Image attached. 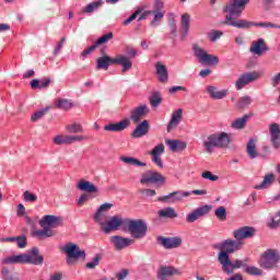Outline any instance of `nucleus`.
Instances as JSON below:
<instances>
[{
	"mask_svg": "<svg viewBox=\"0 0 280 280\" xmlns=\"http://www.w3.org/2000/svg\"><path fill=\"white\" fill-rule=\"evenodd\" d=\"M112 208V203H103L94 214V221L96 224H100L101 231L106 235H108V233H113V231H118L119 226L124 224V220L118 215L113 217L108 222H104V219L106 218L104 211H108Z\"/></svg>",
	"mask_w": 280,
	"mask_h": 280,
	"instance_id": "f257e3e1",
	"label": "nucleus"
},
{
	"mask_svg": "<svg viewBox=\"0 0 280 280\" xmlns=\"http://www.w3.org/2000/svg\"><path fill=\"white\" fill-rule=\"evenodd\" d=\"M2 264H31L32 266H43V264H45V257L40 255V249H38V247H32L27 254H20L4 258Z\"/></svg>",
	"mask_w": 280,
	"mask_h": 280,
	"instance_id": "f03ea898",
	"label": "nucleus"
},
{
	"mask_svg": "<svg viewBox=\"0 0 280 280\" xmlns=\"http://www.w3.org/2000/svg\"><path fill=\"white\" fill-rule=\"evenodd\" d=\"M113 65H120L122 67V73H126V71H130V69H132V61H130V59L124 55H118L115 58L104 55L96 59L97 71L102 69L103 71H108V67Z\"/></svg>",
	"mask_w": 280,
	"mask_h": 280,
	"instance_id": "7ed1b4c3",
	"label": "nucleus"
},
{
	"mask_svg": "<svg viewBox=\"0 0 280 280\" xmlns=\"http://www.w3.org/2000/svg\"><path fill=\"white\" fill-rule=\"evenodd\" d=\"M242 246H244V242H240L236 240H224L221 243L217 244L214 248L220 250L218 254L219 264H228L231 257L229 255H233V253H237V250H242Z\"/></svg>",
	"mask_w": 280,
	"mask_h": 280,
	"instance_id": "20e7f679",
	"label": "nucleus"
},
{
	"mask_svg": "<svg viewBox=\"0 0 280 280\" xmlns=\"http://www.w3.org/2000/svg\"><path fill=\"white\" fill-rule=\"evenodd\" d=\"M231 133L224 131L210 135L203 142V148L208 154L213 153L215 148L226 149L231 145Z\"/></svg>",
	"mask_w": 280,
	"mask_h": 280,
	"instance_id": "39448f33",
	"label": "nucleus"
},
{
	"mask_svg": "<svg viewBox=\"0 0 280 280\" xmlns=\"http://www.w3.org/2000/svg\"><path fill=\"white\" fill-rule=\"evenodd\" d=\"M279 250L268 248L260 255L258 265L262 268V270H275L276 268H279Z\"/></svg>",
	"mask_w": 280,
	"mask_h": 280,
	"instance_id": "423d86ee",
	"label": "nucleus"
},
{
	"mask_svg": "<svg viewBox=\"0 0 280 280\" xmlns=\"http://www.w3.org/2000/svg\"><path fill=\"white\" fill-rule=\"evenodd\" d=\"M125 222L128 226V232L133 240H143V237L148 235V223H145V221L142 219H126Z\"/></svg>",
	"mask_w": 280,
	"mask_h": 280,
	"instance_id": "0eeeda50",
	"label": "nucleus"
},
{
	"mask_svg": "<svg viewBox=\"0 0 280 280\" xmlns=\"http://www.w3.org/2000/svg\"><path fill=\"white\" fill-rule=\"evenodd\" d=\"M192 51L200 65L208 67H215V65H220L219 56L210 55L209 52H207V50H205V48H201L198 45H195L192 47Z\"/></svg>",
	"mask_w": 280,
	"mask_h": 280,
	"instance_id": "6e6552de",
	"label": "nucleus"
},
{
	"mask_svg": "<svg viewBox=\"0 0 280 280\" xmlns=\"http://www.w3.org/2000/svg\"><path fill=\"white\" fill-rule=\"evenodd\" d=\"M165 176L163 174L149 170L141 175V185H155V187H163L165 185Z\"/></svg>",
	"mask_w": 280,
	"mask_h": 280,
	"instance_id": "1a4fd4ad",
	"label": "nucleus"
},
{
	"mask_svg": "<svg viewBox=\"0 0 280 280\" xmlns=\"http://www.w3.org/2000/svg\"><path fill=\"white\" fill-rule=\"evenodd\" d=\"M62 253L67 255V264L71 266L74 259H86V252L81 250L77 244L68 243L61 248Z\"/></svg>",
	"mask_w": 280,
	"mask_h": 280,
	"instance_id": "9d476101",
	"label": "nucleus"
},
{
	"mask_svg": "<svg viewBox=\"0 0 280 280\" xmlns=\"http://www.w3.org/2000/svg\"><path fill=\"white\" fill-rule=\"evenodd\" d=\"M261 78V73L257 71L245 72L240 75V78L235 82L236 91H242L244 86H248V84L253 82H257Z\"/></svg>",
	"mask_w": 280,
	"mask_h": 280,
	"instance_id": "9b49d317",
	"label": "nucleus"
},
{
	"mask_svg": "<svg viewBox=\"0 0 280 280\" xmlns=\"http://www.w3.org/2000/svg\"><path fill=\"white\" fill-rule=\"evenodd\" d=\"M248 261H250V258H245L244 260L236 259L234 261H231V258L228 259V262H222V271L225 275H233L234 270H237V268H246L248 266Z\"/></svg>",
	"mask_w": 280,
	"mask_h": 280,
	"instance_id": "f8f14e48",
	"label": "nucleus"
},
{
	"mask_svg": "<svg viewBox=\"0 0 280 280\" xmlns=\"http://www.w3.org/2000/svg\"><path fill=\"white\" fill-rule=\"evenodd\" d=\"M156 242L160 246H163L166 250H172V248H180L183 246V238L175 236V237H165V236H158Z\"/></svg>",
	"mask_w": 280,
	"mask_h": 280,
	"instance_id": "ddd939ff",
	"label": "nucleus"
},
{
	"mask_svg": "<svg viewBox=\"0 0 280 280\" xmlns=\"http://www.w3.org/2000/svg\"><path fill=\"white\" fill-rule=\"evenodd\" d=\"M188 196H191V192L189 191H173L166 196L159 197L158 202H167V203H174V202H180L183 198H188Z\"/></svg>",
	"mask_w": 280,
	"mask_h": 280,
	"instance_id": "4468645a",
	"label": "nucleus"
},
{
	"mask_svg": "<svg viewBox=\"0 0 280 280\" xmlns=\"http://www.w3.org/2000/svg\"><path fill=\"white\" fill-rule=\"evenodd\" d=\"M40 226H47L48 229H58V226H62V218L57 215L47 214L42 218L39 221Z\"/></svg>",
	"mask_w": 280,
	"mask_h": 280,
	"instance_id": "2eb2a0df",
	"label": "nucleus"
},
{
	"mask_svg": "<svg viewBox=\"0 0 280 280\" xmlns=\"http://www.w3.org/2000/svg\"><path fill=\"white\" fill-rule=\"evenodd\" d=\"M209 211H211V206H209V205L201 206V207L195 209L189 214H187L186 222H188V224H191V223L196 222V220H198L199 218H203V215H207L209 213Z\"/></svg>",
	"mask_w": 280,
	"mask_h": 280,
	"instance_id": "dca6fc26",
	"label": "nucleus"
},
{
	"mask_svg": "<svg viewBox=\"0 0 280 280\" xmlns=\"http://www.w3.org/2000/svg\"><path fill=\"white\" fill-rule=\"evenodd\" d=\"M256 230L252 226H243L234 231V238L236 242H243V240H250L255 237Z\"/></svg>",
	"mask_w": 280,
	"mask_h": 280,
	"instance_id": "f3484780",
	"label": "nucleus"
},
{
	"mask_svg": "<svg viewBox=\"0 0 280 280\" xmlns=\"http://www.w3.org/2000/svg\"><path fill=\"white\" fill-rule=\"evenodd\" d=\"M109 242L115 246L116 250H124V248H128V246H132V244H135V240L119 235L112 236Z\"/></svg>",
	"mask_w": 280,
	"mask_h": 280,
	"instance_id": "a211bd4d",
	"label": "nucleus"
},
{
	"mask_svg": "<svg viewBox=\"0 0 280 280\" xmlns=\"http://www.w3.org/2000/svg\"><path fill=\"white\" fill-rule=\"evenodd\" d=\"M129 127H130V119L125 118L119 122H110L108 125H105L104 130H106V132H124V130H126Z\"/></svg>",
	"mask_w": 280,
	"mask_h": 280,
	"instance_id": "6ab92c4d",
	"label": "nucleus"
},
{
	"mask_svg": "<svg viewBox=\"0 0 280 280\" xmlns=\"http://www.w3.org/2000/svg\"><path fill=\"white\" fill-rule=\"evenodd\" d=\"M148 113H150L148 105H140L130 112V119L135 124H139L141 121V117H145Z\"/></svg>",
	"mask_w": 280,
	"mask_h": 280,
	"instance_id": "aec40b11",
	"label": "nucleus"
},
{
	"mask_svg": "<svg viewBox=\"0 0 280 280\" xmlns=\"http://www.w3.org/2000/svg\"><path fill=\"white\" fill-rule=\"evenodd\" d=\"M269 132H270V141L272 147L275 148V150H279L280 148V128H279V124L277 122H272L269 126Z\"/></svg>",
	"mask_w": 280,
	"mask_h": 280,
	"instance_id": "412c9836",
	"label": "nucleus"
},
{
	"mask_svg": "<svg viewBox=\"0 0 280 280\" xmlns=\"http://www.w3.org/2000/svg\"><path fill=\"white\" fill-rule=\"evenodd\" d=\"M155 71H156L159 82H161V84H167L170 80V73L167 72V67L161 63V61H158L155 63Z\"/></svg>",
	"mask_w": 280,
	"mask_h": 280,
	"instance_id": "4be33fe9",
	"label": "nucleus"
},
{
	"mask_svg": "<svg viewBox=\"0 0 280 280\" xmlns=\"http://www.w3.org/2000/svg\"><path fill=\"white\" fill-rule=\"evenodd\" d=\"M148 132H150V122L148 120H143L131 132V137L132 139H141V137H145Z\"/></svg>",
	"mask_w": 280,
	"mask_h": 280,
	"instance_id": "5701e85b",
	"label": "nucleus"
},
{
	"mask_svg": "<svg viewBox=\"0 0 280 280\" xmlns=\"http://www.w3.org/2000/svg\"><path fill=\"white\" fill-rule=\"evenodd\" d=\"M182 120H183V109L178 108L172 114L171 120L166 127L167 132H172V130H174V128H176V126H178V124H180Z\"/></svg>",
	"mask_w": 280,
	"mask_h": 280,
	"instance_id": "b1692460",
	"label": "nucleus"
},
{
	"mask_svg": "<svg viewBox=\"0 0 280 280\" xmlns=\"http://www.w3.org/2000/svg\"><path fill=\"white\" fill-rule=\"evenodd\" d=\"M268 46L266 45V40H264L262 38H259L256 42H253L249 51H252V54H256L257 56H261L264 51H268Z\"/></svg>",
	"mask_w": 280,
	"mask_h": 280,
	"instance_id": "393cba45",
	"label": "nucleus"
},
{
	"mask_svg": "<svg viewBox=\"0 0 280 280\" xmlns=\"http://www.w3.org/2000/svg\"><path fill=\"white\" fill-rule=\"evenodd\" d=\"M207 93L210 95L212 100H224V97L229 95V90L218 91L215 86L209 85L207 88Z\"/></svg>",
	"mask_w": 280,
	"mask_h": 280,
	"instance_id": "a878e982",
	"label": "nucleus"
},
{
	"mask_svg": "<svg viewBox=\"0 0 280 280\" xmlns=\"http://www.w3.org/2000/svg\"><path fill=\"white\" fill-rule=\"evenodd\" d=\"M166 145L170 148L171 152H182L187 149V143L180 140H166Z\"/></svg>",
	"mask_w": 280,
	"mask_h": 280,
	"instance_id": "bb28decb",
	"label": "nucleus"
},
{
	"mask_svg": "<svg viewBox=\"0 0 280 280\" xmlns=\"http://www.w3.org/2000/svg\"><path fill=\"white\" fill-rule=\"evenodd\" d=\"M80 191H86V194H97V186L89 180H80L78 184Z\"/></svg>",
	"mask_w": 280,
	"mask_h": 280,
	"instance_id": "cd10ccee",
	"label": "nucleus"
},
{
	"mask_svg": "<svg viewBox=\"0 0 280 280\" xmlns=\"http://www.w3.org/2000/svg\"><path fill=\"white\" fill-rule=\"evenodd\" d=\"M191 23V16L189 13L182 14V38H187V34H189V27Z\"/></svg>",
	"mask_w": 280,
	"mask_h": 280,
	"instance_id": "c85d7f7f",
	"label": "nucleus"
},
{
	"mask_svg": "<svg viewBox=\"0 0 280 280\" xmlns=\"http://www.w3.org/2000/svg\"><path fill=\"white\" fill-rule=\"evenodd\" d=\"M49 84H51L50 78H44L42 80L34 79L31 81V88L35 91V89H38L39 91H43V89H49Z\"/></svg>",
	"mask_w": 280,
	"mask_h": 280,
	"instance_id": "c756f323",
	"label": "nucleus"
},
{
	"mask_svg": "<svg viewBox=\"0 0 280 280\" xmlns=\"http://www.w3.org/2000/svg\"><path fill=\"white\" fill-rule=\"evenodd\" d=\"M252 115H244L241 118L235 119L232 124H231V128H233L234 130H244V128H246V124H248V119H250Z\"/></svg>",
	"mask_w": 280,
	"mask_h": 280,
	"instance_id": "7c9ffc66",
	"label": "nucleus"
},
{
	"mask_svg": "<svg viewBox=\"0 0 280 280\" xmlns=\"http://www.w3.org/2000/svg\"><path fill=\"white\" fill-rule=\"evenodd\" d=\"M43 230H37L34 232L35 237L39 240H47V237H54L56 235V231L51 230L50 228L42 226Z\"/></svg>",
	"mask_w": 280,
	"mask_h": 280,
	"instance_id": "2f4dec72",
	"label": "nucleus"
},
{
	"mask_svg": "<svg viewBox=\"0 0 280 280\" xmlns=\"http://www.w3.org/2000/svg\"><path fill=\"white\" fill-rule=\"evenodd\" d=\"M275 183V174L268 173L265 175L262 182L259 185H256L254 189H268Z\"/></svg>",
	"mask_w": 280,
	"mask_h": 280,
	"instance_id": "473e14b6",
	"label": "nucleus"
},
{
	"mask_svg": "<svg viewBox=\"0 0 280 280\" xmlns=\"http://www.w3.org/2000/svg\"><path fill=\"white\" fill-rule=\"evenodd\" d=\"M119 159L122 163H126V165H133V167H145L147 165L144 162H141L132 156L121 155Z\"/></svg>",
	"mask_w": 280,
	"mask_h": 280,
	"instance_id": "72a5a7b5",
	"label": "nucleus"
},
{
	"mask_svg": "<svg viewBox=\"0 0 280 280\" xmlns=\"http://www.w3.org/2000/svg\"><path fill=\"white\" fill-rule=\"evenodd\" d=\"M158 215L159 218H168L171 220H174V218H178V213H176V210L172 207L159 210Z\"/></svg>",
	"mask_w": 280,
	"mask_h": 280,
	"instance_id": "f704fd0d",
	"label": "nucleus"
},
{
	"mask_svg": "<svg viewBox=\"0 0 280 280\" xmlns=\"http://www.w3.org/2000/svg\"><path fill=\"white\" fill-rule=\"evenodd\" d=\"M176 275V268L174 267H162L158 272V279L165 280L167 277Z\"/></svg>",
	"mask_w": 280,
	"mask_h": 280,
	"instance_id": "c9c22d12",
	"label": "nucleus"
},
{
	"mask_svg": "<svg viewBox=\"0 0 280 280\" xmlns=\"http://www.w3.org/2000/svg\"><path fill=\"white\" fill-rule=\"evenodd\" d=\"M246 152L249 159H257V156H259V153H257V144L255 143V139L250 138L248 140Z\"/></svg>",
	"mask_w": 280,
	"mask_h": 280,
	"instance_id": "e433bc0d",
	"label": "nucleus"
},
{
	"mask_svg": "<svg viewBox=\"0 0 280 280\" xmlns=\"http://www.w3.org/2000/svg\"><path fill=\"white\" fill-rule=\"evenodd\" d=\"M102 5H104V1L102 0H97L94 2L89 3L83 10L82 12L84 14H92V12H95L96 10H100V8H102Z\"/></svg>",
	"mask_w": 280,
	"mask_h": 280,
	"instance_id": "4c0bfd02",
	"label": "nucleus"
},
{
	"mask_svg": "<svg viewBox=\"0 0 280 280\" xmlns=\"http://www.w3.org/2000/svg\"><path fill=\"white\" fill-rule=\"evenodd\" d=\"M55 106L60 110H71V108H73V103L67 98H59L56 101Z\"/></svg>",
	"mask_w": 280,
	"mask_h": 280,
	"instance_id": "58836bf2",
	"label": "nucleus"
},
{
	"mask_svg": "<svg viewBox=\"0 0 280 280\" xmlns=\"http://www.w3.org/2000/svg\"><path fill=\"white\" fill-rule=\"evenodd\" d=\"M250 104H253V98L250 96H243L238 98L235 106L238 110H244V108H248Z\"/></svg>",
	"mask_w": 280,
	"mask_h": 280,
	"instance_id": "ea45409f",
	"label": "nucleus"
},
{
	"mask_svg": "<svg viewBox=\"0 0 280 280\" xmlns=\"http://www.w3.org/2000/svg\"><path fill=\"white\" fill-rule=\"evenodd\" d=\"M149 102L153 108H159L163 98L161 97V92H153L149 98Z\"/></svg>",
	"mask_w": 280,
	"mask_h": 280,
	"instance_id": "a19ab883",
	"label": "nucleus"
},
{
	"mask_svg": "<svg viewBox=\"0 0 280 280\" xmlns=\"http://www.w3.org/2000/svg\"><path fill=\"white\" fill-rule=\"evenodd\" d=\"M244 272L247 275H250L252 277H261L264 275V270L255 267V266H248L244 269Z\"/></svg>",
	"mask_w": 280,
	"mask_h": 280,
	"instance_id": "79ce46f5",
	"label": "nucleus"
},
{
	"mask_svg": "<svg viewBox=\"0 0 280 280\" xmlns=\"http://www.w3.org/2000/svg\"><path fill=\"white\" fill-rule=\"evenodd\" d=\"M84 136H63V145H71L75 141H83Z\"/></svg>",
	"mask_w": 280,
	"mask_h": 280,
	"instance_id": "37998d69",
	"label": "nucleus"
},
{
	"mask_svg": "<svg viewBox=\"0 0 280 280\" xmlns=\"http://www.w3.org/2000/svg\"><path fill=\"white\" fill-rule=\"evenodd\" d=\"M214 214L217 215L218 220H220V222H225L226 208H224V206L217 208V210L214 211Z\"/></svg>",
	"mask_w": 280,
	"mask_h": 280,
	"instance_id": "c03bdc74",
	"label": "nucleus"
},
{
	"mask_svg": "<svg viewBox=\"0 0 280 280\" xmlns=\"http://www.w3.org/2000/svg\"><path fill=\"white\" fill-rule=\"evenodd\" d=\"M143 12V8H138L128 19L122 22V25H130L132 21L137 20V16Z\"/></svg>",
	"mask_w": 280,
	"mask_h": 280,
	"instance_id": "a18cd8bd",
	"label": "nucleus"
},
{
	"mask_svg": "<svg viewBox=\"0 0 280 280\" xmlns=\"http://www.w3.org/2000/svg\"><path fill=\"white\" fill-rule=\"evenodd\" d=\"M113 32H109L103 36H101L98 39L95 40L96 45L100 47V45H106L108 40H112L113 38Z\"/></svg>",
	"mask_w": 280,
	"mask_h": 280,
	"instance_id": "49530a36",
	"label": "nucleus"
},
{
	"mask_svg": "<svg viewBox=\"0 0 280 280\" xmlns=\"http://www.w3.org/2000/svg\"><path fill=\"white\" fill-rule=\"evenodd\" d=\"M153 14V20L151 21L150 25H155V23H159L162 21L163 16H165V11H151Z\"/></svg>",
	"mask_w": 280,
	"mask_h": 280,
	"instance_id": "de8ad7c7",
	"label": "nucleus"
},
{
	"mask_svg": "<svg viewBox=\"0 0 280 280\" xmlns=\"http://www.w3.org/2000/svg\"><path fill=\"white\" fill-rule=\"evenodd\" d=\"M49 110V107H46L44 109H40L38 112H35L32 117L31 120L32 121H38V119H43V117H45V114Z\"/></svg>",
	"mask_w": 280,
	"mask_h": 280,
	"instance_id": "09e8293b",
	"label": "nucleus"
},
{
	"mask_svg": "<svg viewBox=\"0 0 280 280\" xmlns=\"http://www.w3.org/2000/svg\"><path fill=\"white\" fill-rule=\"evenodd\" d=\"M152 12H165V3L163 0H154Z\"/></svg>",
	"mask_w": 280,
	"mask_h": 280,
	"instance_id": "8fccbe9b",
	"label": "nucleus"
},
{
	"mask_svg": "<svg viewBox=\"0 0 280 280\" xmlns=\"http://www.w3.org/2000/svg\"><path fill=\"white\" fill-rule=\"evenodd\" d=\"M102 259V256L100 254H96L95 257L93 258V261H90L85 265V268L93 270L96 266H100V261Z\"/></svg>",
	"mask_w": 280,
	"mask_h": 280,
	"instance_id": "3c124183",
	"label": "nucleus"
},
{
	"mask_svg": "<svg viewBox=\"0 0 280 280\" xmlns=\"http://www.w3.org/2000/svg\"><path fill=\"white\" fill-rule=\"evenodd\" d=\"M23 196L25 202H36V200H38V196L30 192V190L24 191Z\"/></svg>",
	"mask_w": 280,
	"mask_h": 280,
	"instance_id": "603ef678",
	"label": "nucleus"
},
{
	"mask_svg": "<svg viewBox=\"0 0 280 280\" xmlns=\"http://www.w3.org/2000/svg\"><path fill=\"white\" fill-rule=\"evenodd\" d=\"M66 128L69 132H74V133L82 132V125L80 124L74 122L72 125H68Z\"/></svg>",
	"mask_w": 280,
	"mask_h": 280,
	"instance_id": "864d4df0",
	"label": "nucleus"
},
{
	"mask_svg": "<svg viewBox=\"0 0 280 280\" xmlns=\"http://www.w3.org/2000/svg\"><path fill=\"white\" fill-rule=\"evenodd\" d=\"M163 152H165V145L163 144H158L153 148V150L151 151V155H156V156H161V154H163Z\"/></svg>",
	"mask_w": 280,
	"mask_h": 280,
	"instance_id": "5fc2aeb1",
	"label": "nucleus"
},
{
	"mask_svg": "<svg viewBox=\"0 0 280 280\" xmlns=\"http://www.w3.org/2000/svg\"><path fill=\"white\" fill-rule=\"evenodd\" d=\"M15 242L19 248H25L27 246V237L25 235L15 237Z\"/></svg>",
	"mask_w": 280,
	"mask_h": 280,
	"instance_id": "6e6d98bb",
	"label": "nucleus"
},
{
	"mask_svg": "<svg viewBox=\"0 0 280 280\" xmlns=\"http://www.w3.org/2000/svg\"><path fill=\"white\" fill-rule=\"evenodd\" d=\"M1 275L3 280H14V276L10 273V269H8V267L2 268Z\"/></svg>",
	"mask_w": 280,
	"mask_h": 280,
	"instance_id": "4d7b16f0",
	"label": "nucleus"
},
{
	"mask_svg": "<svg viewBox=\"0 0 280 280\" xmlns=\"http://www.w3.org/2000/svg\"><path fill=\"white\" fill-rule=\"evenodd\" d=\"M201 176L203 178H206L207 180H212L215 182L219 179L218 175H213V173H211L210 171H206L201 174Z\"/></svg>",
	"mask_w": 280,
	"mask_h": 280,
	"instance_id": "13d9d810",
	"label": "nucleus"
},
{
	"mask_svg": "<svg viewBox=\"0 0 280 280\" xmlns=\"http://www.w3.org/2000/svg\"><path fill=\"white\" fill-rule=\"evenodd\" d=\"M97 44L96 42H94V44L90 47H88L86 49H84L82 52H81V56L83 57H86L89 56L90 54H93V51H95V49H97Z\"/></svg>",
	"mask_w": 280,
	"mask_h": 280,
	"instance_id": "bf43d9fd",
	"label": "nucleus"
},
{
	"mask_svg": "<svg viewBox=\"0 0 280 280\" xmlns=\"http://www.w3.org/2000/svg\"><path fill=\"white\" fill-rule=\"evenodd\" d=\"M65 40H67V38H66V37H62V38L60 39V42L57 44V46L55 47V51H54V55H55V56H58V54H60V51H62V47H63V45H65Z\"/></svg>",
	"mask_w": 280,
	"mask_h": 280,
	"instance_id": "052dcab7",
	"label": "nucleus"
},
{
	"mask_svg": "<svg viewBox=\"0 0 280 280\" xmlns=\"http://www.w3.org/2000/svg\"><path fill=\"white\" fill-rule=\"evenodd\" d=\"M128 275H130V271L128 269H122L118 273H116V279L124 280L126 279V277H128Z\"/></svg>",
	"mask_w": 280,
	"mask_h": 280,
	"instance_id": "680f3d73",
	"label": "nucleus"
},
{
	"mask_svg": "<svg viewBox=\"0 0 280 280\" xmlns=\"http://www.w3.org/2000/svg\"><path fill=\"white\" fill-rule=\"evenodd\" d=\"M222 36V32L220 31H213L209 34V38L212 43H215V40H218V38H220Z\"/></svg>",
	"mask_w": 280,
	"mask_h": 280,
	"instance_id": "e2e57ef3",
	"label": "nucleus"
},
{
	"mask_svg": "<svg viewBox=\"0 0 280 280\" xmlns=\"http://www.w3.org/2000/svg\"><path fill=\"white\" fill-rule=\"evenodd\" d=\"M151 156H152V161L155 163V165H158V167L163 170V160H161V155H151Z\"/></svg>",
	"mask_w": 280,
	"mask_h": 280,
	"instance_id": "0e129e2a",
	"label": "nucleus"
},
{
	"mask_svg": "<svg viewBox=\"0 0 280 280\" xmlns=\"http://www.w3.org/2000/svg\"><path fill=\"white\" fill-rule=\"evenodd\" d=\"M89 198H91V196H89L88 194H82L78 200V206L82 207V205H84V202H86Z\"/></svg>",
	"mask_w": 280,
	"mask_h": 280,
	"instance_id": "69168bd1",
	"label": "nucleus"
},
{
	"mask_svg": "<svg viewBox=\"0 0 280 280\" xmlns=\"http://www.w3.org/2000/svg\"><path fill=\"white\" fill-rule=\"evenodd\" d=\"M137 49L135 48H127V59L128 58H137Z\"/></svg>",
	"mask_w": 280,
	"mask_h": 280,
	"instance_id": "338daca9",
	"label": "nucleus"
},
{
	"mask_svg": "<svg viewBox=\"0 0 280 280\" xmlns=\"http://www.w3.org/2000/svg\"><path fill=\"white\" fill-rule=\"evenodd\" d=\"M280 84V72L276 74L271 80V86H279Z\"/></svg>",
	"mask_w": 280,
	"mask_h": 280,
	"instance_id": "774afa93",
	"label": "nucleus"
}]
</instances>
